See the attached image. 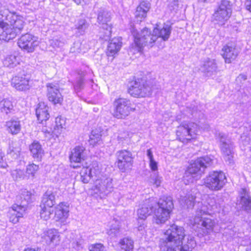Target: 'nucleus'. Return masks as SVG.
Instances as JSON below:
<instances>
[{"mask_svg": "<svg viewBox=\"0 0 251 251\" xmlns=\"http://www.w3.org/2000/svg\"><path fill=\"white\" fill-rule=\"evenodd\" d=\"M24 25L23 17L5 7L0 8V40L8 41L15 38Z\"/></svg>", "mask_w": 251, "mask_h": 251, "instance_id": "1", "label": "nucleus"}, {"mask_svg": "<svg viewBox=\"0 0 251 251\" xmlns=\"http://www.w3.org/2000/svg\"><path fill=\"white\" fill-rule=\"evenodd\" d=\"M185 236V230L176 224L170 226L160 239L159 247L161 251H179L178 246Z\"/></svg>", "mask_w": 251, "mask_h": 251, "instance_id": "2", "label": "nucleus"}, {"mask_svg": "<svg viewBox=\"0 0 251 251\" xmlns=\"http://www.w3.org/2000/svg\"><path fill=\"white\" fill-rule=\"evenodd\" d=\"M213 164V159L210 156L198 158L190 164L185 171L183 176L184 182L188 184L198 179L204 173L205 169Z\"/></svg>", "mask_w": 251, "mask_h": 251, "instance_id": "3", "label": "nucleus"}, {"mask_svg": "<svg viewBox=\"0 0 251 251\" xmlns=\"http://www.w3.org/2000/svg\"><path fill=\"white\" fill-rule=\"evenodd\" d=\"M129 29L134 38V45L138 51H140L145 46L152 47L158 39L157 35L153 33V31L151 32L147 27L143 28L141 33H139L135 25L131 24Z\"/></svg>", "mask_w": 251, "mask_h": 251, "instance_id": "4", "label": "nucleus"}, {"mask_svg": "<svg viewBox=\"0 0 251 251\" xmlns=\"http://www.w3.org/2000/svg\"><path fill=\"white\" fill-rule=\"evenodd\" d=\"M154 218L157 224H163L168 220L174 207L171 197L163 196L154 205Z\"/></svg>", "mask_w": 251, "mask_h": 251, "instance_id": "5", "label": "nucleus"}, {"mask_svg": "<svg viewBox=\"0 0 251 251\" xmlns=\"http://www.w3.org/2000/svg\"><path fill=\"white\" fill-rule=\"evenodd\" d=\"M226 182L225 174L222 171H212L204 179L205 187L211 191L221 190Z\"/></svg>", "mask_w": 251, "mask_h": 251, "instance_id": "6", "label": "nucleus"}, {"mask_svg": "<svg viewBox=\"0 0 251 251\" xmlns=\"http://www.w3.org/2000/svg\"><path fill=\"white\" fill-rule=\"evenodd\" d=\"M199 129V126L196 123L185 122L178 126L176 134L179 140L184 142L195 138Z\"/></svg>", "mask_w": 251, "mask_h": 251, "instance_id": "7", "label": "nucleus"}, {"mask_svg": "<svg viewBox=\"0 0 251 251\" xmlns=\"http://www.w3.org/2000/svg\"><path fill=\"white\" fill-rule=\"evenodd\" d=\"M111 20L110 13L105 8L101 7L97 11V22L100 25V28L103 32L100 38L105 41L109 39L111 35V26L108 23Z\"/></svg>", "mask_w": 251, "mask_h": 251, "instance_id": "8", "label": "nucleus"}, {"mask_svg": "<svg viewBox=\"0 0 251 251\" xmlns=\"http://www.w3.org/2000/svg\"><path fill=\"white\" fill-rule=\"evenodd\" d=\"M130 95L134 97H148L151 94L152 88L142 79L135 80L128 88Z\"/></svg>", "mask_w": 251, "mask_h": 251, "instance_id": "9", "label": "nucleus"}, {"mask_svg": "<svg viewBox=\"0 0 251 251\" xmlns=\"http://www.w3.org/2000/svg\"><path fill=\"white\" fill-rule=\"evenodd\" d=\"M131 105L130 100L126 99L120 98L115 100L114 101V116L118 119L125 118L131 111L135 110Z\"/></svg>", "mask_w": 251, "mask_h": 251, "instance_id": "10", "label": "nucleus"}, {"mask_svg": "<svg viewBox=\"0 0 251 251\" xmlns=\"http://www.w3.org/2000/svg\"><path fill=\"white\" fill-rule=\"evenodd\" d=\"M116 155L117 158V166L122 172H125L131 167L133 157L131 151L126 150H120L117 151Z\"/></svg>", "mask_w": 251, "mask_h": 251, "instance_id": "11", "label": "nucleus"}, {"mask_svg": "<svg viewBox=\"0 0 251 251\" xmlns=\"http://www.w3.org/2000/svg\"><path fill=\"white\" fill-rule=\"evenodd\" d=\"M38 44V38L28 33L23 34L18 41L19 47L28 52H33Z\"/></svg>", "mask_w": 251, "mask_h": 251, "instance_id": "12", "label": "nucleus"}, {"mask_svg": "<svg viewBox=\"0 0 251 251\" xmlns=\"http://www.w3.org/2000/svg\"><path fill=\"white\" fill-rule=\"evenodd\" d=\"M218 137L221 142V149L225 161L229 164L232 163L233 146L232 143L229 139L226 138V134L224 133L219 132L218 134Z\"/></svg>", "mask_w": 251, "mask_h": 251, "instance_id": "13", "label": "nucleus"}, {"mask_svg": "<svg viewBox=\"0 0 251 251\" xmlns=\"http://www.w3.org/2000/svg\"><path fill=\"white\" fill-rule=\"evenodd\" d=\"M19 70L20 71L18 74L13 77L11 85L18 91H26L30 88L29 77L24 70H22L21 69Z\"/></svg>", "mask_w": 251, "mask_h": 251, "instance_id": "14", "label": "nucleus"}, {"mask_svg": "<svg viewBox=\"0 0 251 251\" xmlns=\"http://www.w3.org/2000/svg\"><path fill=\"white\" fill-rule=\"evenodd\" d=\"M96 189L102 196L108 195L114 190L112 178L107 177L98 180L96 183Z\"/></svg>", "mask_w": 251, "mask_h": 251, "instance_id": "15", "label": "nucleus"}, {"mask_svg": "<svg viewBox=\"0 0 251 251\" xmlns=\"http://www.w3.org/2000/svg\"><path fill=\"white\" fill-rule=\"evenodd\" d=\"M48 97L49 100L53 104L61 103L63 97L59 91V86L56 84L47 83Z\"/></svg>", "mask_w": 251, "mask_h": 251, "instance_id": "16", "label": "nucleus"}, {"mask_svg": "<svg viewBox=\"0 0 251 251\" xmlns=\"http://www.w3.org/2000/svg\"><path fill=\"white\" fill-rule=\"evenodd\" d=\"M154 204H155V201L153 198L146 200L144 204L137 211L139 218L145 220L152 212L154 213Z\"/></svg>", "mask_w": 251, "mask_h": 251, "instance_id": "17", "label": "nucleus"}, {"mask_svg": "<svg viewBox=\"0 0 251 251\" xmlns=\"http://www.w3.org/2000/svg\"><path fill=\"white\" fill-rule=\"evenodd\" d=\"M32 193L26 189H21L19 194L16 197V203L20 208L26 210V206L31 201Z\"/></svg>", "mask_w": 251, "mask_h": 251, "instance_id": "18", "label": "nucleus"}, {"mask_svg": "<svg viewBox=\"0 0 251 251\" xmlns=\"http://www.w3.org/2000/svg\"><path fill=\"white\" fill-rule=\"evenodd\" d=\"M60 235L57 230L55 229H49L44 233L42 237V242L47 245L55 246L59 244Z\"/></svg>", "mask_w": 251, "mask_h": 251, "instance_id": "19", "label": "nucleus"}, {"mask_svg": "<svg viewBox=\"0 0 251 251\" xmlns=\"http://www.w3.org/2000/svg\"><path fill=\"white\" fill-rule=\"evenodd\" d=\"M201 215L197 214V216L194 219V222L195 224L198 225L201 227L203 228L206 231H203L204 233H208L209 231L213 229L214 222L210 218L202 217V213H205V211L203 210L200 211Z\"/></svg>", "mask_w": 251, "mask_h": 251, "instance_id": "20", "label": "nucleus"}, {"mask_svg": "<svg viewBox=\"0 0 251 251\" xmlns=\"http://www.w3.org/2000/svg\"><path fill=\"white\" fill-rule=\"evenodd\" d=\"M151 7V4L147 0L141 1L137 7L134 13L135 19L137 22H141L144 21Z\"/></svg>", "mask_w": 251, "mask_h": 251, "instance_id": "21", "label": "nucleus"}, {"mask_svg": "<svg viewBox=\"0 0 251 251\" xmlns=\"http://www.w3.org/2000/svg\"><path fill=\"white\" fill-rule=\"evenodd\" d=\"M222 55L227 63H230L235 59L238 54V50L231 44H227L222 49Z\"/></svg>", "mask_w": 251, "mask_h": 251, "instance_id": "22", "label": "nucleus"}, {"mask_svg": "<svg viewBox=\"0 0 251 251\" xmlns=\"http://www.w3.org/2000/svg\"><path fill=\"white\" fill-rule=\"evenodd\" d=\"M241 209L249 213L251 210V198L249 192L245 188H242L240 191V200L238 201Z\"/></svg>", "mask_w": 251, "mask_h": 251, "instance_id": "23", "label": "nucleus"}, {"mask_svg": "<svg viewBox=\"0 0 251 251\" xmlns=\"http://www.w3.org/2000/svg\"><path fill=\"white\" fill-rule=\"evenodd\" d=\"M49 109V107L44 103L41 102L38 104L36 109V115L40 123L44 124V122L49 120L50 117Z\"/></svg>", "mask_w": 251, "mask_h": 251, "instance_id": "24", "label": "nucleus"}, {"mask_svg": "<svg viewBox=\"0 0 251 251\" xmlns=\"http://www.w3.org/2000/svg\"><path fill=\"white\" fill-rule=\"evenodd\" d=\"M31 155L34 159L41 161L44 155V151L40 143L34 140L29 147Z\"/></svg>", "mask_w": 251, "mask_h": 251, "instance_id": "25", "label": "nucleus"}, {"mask_svg": "<svg viewBox=\"0 0 251 251\" xmlns=\"http://www.w3.org/2000/svg\"><path fill=\"white\" fill-rule=\"evenodd\" d=\"M85 148L82 146H76L73 149L71 154L70 156V159L71 162L81 164L82 161L84 160Z\"/></svg>", "mask_w": 251, "mask_h": 251, "instance_id": "26", "label": "nucleus"}, {"mask_svg": "<svg viewBox=\"0 0 251 251\" xmlns=\"http://www.w3.org/2000/svg\"><path fill=\"white\" fill-rule=\"evenodd\" d=\"M195 199L196 197L192 192H189L185 196H180L179 202L183 208L190 209L194 206Z\"/></svg>", "mask_w": 251, "mask_h": 251, "instance_id": "27", "label": "nucleus"}, {"mask_svg": "<svg viewBox=\"0 0 251 251\" xmlns=\"http://www.w3.org/2000/svg\"><path fill=\"white\" fill-rule=\"evenodd\" d=\"M201 68L202 72L205 73L207 76H211L215 74L217 69L215 61L210 58H207L204 61Z\"/></svg>", "mask_w": 251, "mask_h": 251, "instance_id": "28", "label": "nucleus"}, {"mask_svg": "<svg viewBox=\"0 0 251 251\" xmlns=\"http://www.w3.org/2000/svg\"><path fill=\"white\" fill-rule=\"evenodd\" d=\"M55 204V194L51 191H47L42 197L40 206L51 208Z\"/></svg>", "mask_w": 251, "mask_h": 251, "instance_id": "29", "label": "nucleus"}, {"mask_svg": "<svg viewBox=\"0 0 251 251\" xmlns=\"http://www.w3.org/2000/svg\"><path fill=\"white\" fill-rule=\"evenodd\" d=\"M172 27L167 24H164L161 28L156 27L153 29V33L157 35L158 38L160 37L164 41H167L169 39Z\"/></svg>", "mask_w": 251, "mask_h": 251, "instance_id": "30", "label": "nucleus"}, {"mask_svg": "<svg viewBox=\"0 0 251 251\" xmlns=\"http://www.w3.org/2000/svg\"><path fill=\"white\" fill-rule=\"evenodd\" d=\"M25 210L20 208L18 205H13L12 210L10 212L9 221L10 222L16 224L19 222V219L23 217Z\"/></svg>", "mask_w": 251, "mask_h": 251, "instance_id": "31", "label": "nucleus"}, {"mask_svg": "<svg viewBox=\"0 0 251 251\" xmlns=\"http://www.w3.org/2000/svg\"><path fill=\"white\" fill-rule=\"evenodd\" d=\"M6 126L8 132L12 135L17 134L21 129L20 121L18 119H11L6 122Z\"/></svg>", "mask_w": 251, "mask_h": 251, "instance_id": "32", "label": "nucleus"}, {"mask_svg": "<svg viewBox=\"0 0 251 251\" xmlns=\"http://www.w3.org/2000/svg\"><path fill=\"white\" fill-rule=\"evenodd\" d=\"M122 47V42L119 38H114L110 40L107 46V55L113 56L117 53Z\"/></svg>", "mask_w": 251, "mask_h": 251, "instance_id": "33", "label": "nucleus"}, {"mask_svg": "<svg viewBox=\"0 0 251 251\" xmlns=\"http://www.w3.org/2000/svg\"><path fill=\"white\" fill-rule=\"evenodd\" d=\"M97 175L95 169L89 167H83L80 172V179L84 183H87L94 175Z\"/></svg>", "mask_w": 251, "mask_h": 251, "instance_id": "34", "label": "nucleus"}, {"mask_svg": "<svg viewBox=\"0 0 251 251\" xmlns=\"http://www.w3.org/2000/svg\"><path fill=\"white\" fill-rule=\"evenodd\" d=\"M196 246V242L194 237L191 235H188L187 237V241L182 242L178 246L179 251H191Z\"/></svg>", "mask_w": 251, "mask_h": 251, "instance_id": "35", "label": "nucleus"}, {"mask_svg": "<svg viewBox=\"0 0 251 251\" xmlns=\"http://www.w3.org/2000/svg\"><path fill=\"white\" fill-rule=\"evenodd\" d=\"M231 14H227V12H221L216 10L213 14L214 21L215 24L219 25H223L229 19Z\"/></svg>", "mask_w": 251, "mask_h": 251, "instance_id": "36", "label": "nucleus"}, {"mask_svg": "<svg viewBox=\"0 0 251 251\" xmlns=\"http://www.w3.org/2000/svg\"><path fill=\"white\" fill-rule=\"evenodd\" d=\"M85 73L82 71L78 72V76L76 78L75 81L73 83L74 91L77 93L82 90L85 86L84 76Z\"/></svg>", "mask_w": 251, "mask_h": 251, "instance_id": "37", "label": "nucleus"}, {"mask_svg": "<svg viewBox=\"0 0 251 251\" xmlns=\"http://www.w3.org/2000/svg\"><path fill=\"white\" fill-rule=\"evenodd\" d=\"M69 210L68 206L64 205L63 203H60L56 207L55 211V215L58 220H65L68 216Z\"/></svg>", "mask_w": 251, "mask_h": 251, "instance_id": "38", "label": "nucleus"}, {"mask_svg": "<svg viewBox=\"0 0 251 251\" xmlns=\"http://www.w3.org/2000/svg\"><path fill=\"white\" fill-rule=\"evenodd\" d=\"M19 63L20 57L13 54L7 56L3 61L4 66L10 68L16 67Z\"/></svg>", "mask_w": 251, "mask_h": 251, "instance_id": "39", "label": "nucleus"}, {"mask_svg": "<svg viewBox=\"0 0 251 251\" xmlns=\"http://www.w3.org/2000/svg\"><path fill=\"white\" fill-rule=\"evenodd\" d=\"M121 250L123 251H133L134 247L133 240L129 237H126L120 241Z\"/></svg>", "mask_w": 251, "mask_h": 251, "instance_id": "40", "label": "nucleus"}, {"mask_svg": "<svg viewBox=\"0 0 251 251\" xmlns=\"http://www.w3.org/2000/svg\"><path fill=\"white\" fill-rule=\"evenodd\" d=\"M232 1L231 0H222L217 10L221 12H227L231 14Z\"/></svg>", "mask_w": 251, "mask_h": 251, "instance_id": "41", "label": "nucleus"}, {"mask_svg": "<svg viewBox=\"0 0 251 251\" xmlns=\"http://www.w3.org/2000/svg\"><path fill=\"white\" fill-rule=\"evenodd\" d=\"M0 109L1 112L6 114L12 113L14 111L12 102L7 99L1 100L0 102Z\"/></svg>", "mask_w": 251, "mask_h": 251, "instance_id": "42", "label": "nucleus"}, {"mask_svg": "<svg viewBox=\"0 0 251 251\" xmlns=\"http://www.w3.org/2000/svg\"><path fill=\"white\" fill-rule=\"evenodd\" d=\"M107 233L111 237L119 236L120 233V222L118 220L113 221V223L111 224Z\"/></svg>", "mask_w": 251, "mask_h": 251, "instance_id": "43", "label": "nucleus"}, {"mask_svg": "<svg viewBox=\"0 0 251 251\" xmlns=\"http://www.w3.org/2000/svg\"><path fill=\"white\" fill-rule=\"evenodd\" d=\"M89 26V24L85 19H79L75 25V29L80 35H83L86 32Z\"/></svg>", "mask_w": 251, "mask_h": 251, "instance_id": "44", "label": "nucleus"}, {"mask_svg": "<svg viewBox=\"0 0 251 251\" xmlns=\"http://www.w3.org/2000/svg\"><path fill=\"white\" fill-rule=\"evenodd\" d=\"M11 175L12 178L16 181L23 180L28 177L24 171L21 169H15L12 171Z\"/></svg>", "mask_w": 251, "mask_h": 251, "instance_id": "45", "label": "nucleus"}, {"mask_svg": "<svg viewBox=\"0 0 251 251\" xmlns=\"http://www.w3.org/2000/svg\"><path fill=\"white\" fill-rule=\"evenodd\" d=\"M84 45L82 44L80 41H75L73 46L71 48V51L72 52L84 53L86 51L84 48Z\"/></svg>", "mask_w": 251, "mask_h": 251, "instance_id": "46", "label": "nucleus"}, {"mask_svg": "<svg viewBox=\"0 0 251 251\" xmlns=\"http://www.w3.org/2000/svg\"><path fill=\"white\" fill-rule=\"evenodd\" d=\"M40 207L41 218L45 220H47L50 219V216L53 212V210H51V208H49L47 207H45V206H40Z\"/></svg>", "mask_w": 251, "mask_h": 251, "instance_id": "47", "label": "nucleus"}, {"mask_svg": "<svg viewBox=\"0 0 251 251\" xmlns=\"http://www.w3.org/2000/svg\"><path fill=\"white\" fill-rule=\"evenodd\" d=\"M100 140L101 135L93 130L90 136L89 142L90 144L94 146L97 144H100L99 142L100 141Z\"/></svg>", "mask_w": 251, "mask_h": 251, "instance_id": "48", "label": "nucleus"}, {"mask_svg": "<svg viewBox=\"0 0 251 251\" xmlns=\"http://www.w3.org/2000/svg\"><path fill=\"white\" fill-rule=\"evenodd\" d=\"M39 170V166L35 164H28L26 166V173L32 176H34L35 174Z\"/></svg>", "mask_w": 251, "mask_h": 251, "instance_id": "49", "label": "nucleus"}, {"mask_svg": "<svg viewBox=\"0 0 251 251\" xmlns=\"http://www.w3.org/2000/svg\"><path fill=\"white\" fill-rule=\"evenodd\" d=\"M117 139L119 141V143L121 144L122 146H125V144H127L129 141L128 134L125 132L120 134L118 135Z\"/></svg>", "mask_w": 251, "mask_h": 251, "instance_id": "50", "label": "nucleus"}, {"mask_svg": "<svg viewBox=\"0 0 251 251\" xmlns=\"http://www.w3.org/2000/svg\"><path fill=\"white\" fill-rule=\"evenodd\" d=\"M89 251H106V250L102 244L97 243L90 245Z\"/></svg>", "mask_w": 251, "mask_h": 251, "instance_id": "51", "label": "nucleus"}, {"mask_svg": "<svg viewBox=\"0 0 251 251\" xmlns=\"http://www.w3.org/2000/svg\"><path fill=\"white\" fill-rule=\"evenodd\" d=\"M152 178L153 180L154 184H155L156 187H158L160 185L162 180V177L159 176L156 173H154V175L152 177Z\"/></svg>", "mask_w": 251, "mask_h": 251, "instance_id": "52", "label": "nucleus"}, {"mask_svg": "<svg viewBox=\"0 0 251 251\" xmlns=\"http://www.w3.org/2000/svg\"><path fill=\"white\" fill-rule=\"evenodd\" d=\"M56 126L61 128L63 127V126L65 125V121L61 119V117H57L55 119Z\"/></svg>", "mask_w": 251, "mask_h": 251, "instance_id": "53", "label": "nucleus"}, {"mask_svg": "<svg viewBox=\"0 0 251 251\" xmlns=\"http://www.w3.org/2000/svg\"><path fill=\"white\" fill-rule=\"evenodd\" d=\"M150 167L152 171H156L158 169V164L154 159L150 160Z\"/></svg>", "mask_w": 251, "mask_h": 251, "instance_id": "54", "label": "nucleus"}, {"mask_svg": "<svg viewBox=\"0 0 251 251\" xmlns=\"http://www.w3.org/2000/svg\"><path fill=\"white\" fill-rule=\"evenodd\" d=\"M19 151L14 149L13 146H10L8 150V153L11 154L12 155H16V157H17L19 155Z\"/></svg>", "mask_w": 251, "mask_h": 251, "instance_id": "55", "label": "nucleus"}, {"mask_svg": "<svg viewBox=\"0 0 251 251\" xmlns=\"http://www.w3.org/2000/svg\"><path fill=\"white\" fill-rule=\"evenodd\" d=\"M4 157V156L1 155L0 156V168H6L8 166L7 163L3 159Z\"/></svg>", "mask_w": 251, "mask_h": 251, "instance_id": "56", "label": "nucleus"}, {"mask_svg": "<svg viewBox=\"0 0 251 251\" xmlns=\"http://www.w3.org/2000/svg\"><path fill=\"white\" fill-rule=\"evenodd\" d=\"M51 44L53 45L54 47H59L62 45L63 43L57 39H55L52 40Z\"/></svg>", "mask_w": 251, "mask_h": 251, "instance_id": "57", "label": "nucleus"}, {"mask_svg": "<svg viewBox=\"0 0 251 251\" xmlns=\"http://www.w3.org/2000/svg\"><path fill=\"white\" fill-rule=\"evenodd\" d=\"M147 155L149 159V160L154 159L152 152L151 149H148L147 151Z\"/></svg>", "mask_w": 251, "mask_h": 251, "instance_id": "58", "label": "nucleus"}, {"mask_svg": "<svg viewBox=\"0 0 251 251\" xmlns=\"http://www.w3.org/2000/svg\"><path fill=\"white\" fill-rule=\"evenodd\" d=\"M245 4L246 9L251 12V0H247Z\"/></svg>", "mask_w": 251, "mask_h": 251, "instance_id": "59", "label": "nucleus"}, {"mask_svg": "<svg viewBox=\"0 0 251 251\" xmlns=\"http://www.w3.org/2000/svg\"><path fill=\"white\" fill-rule=\"evenodd\" d=\"M42 131L46 134H49V136H50L51 135L52 130L51 128L48 129L46 128H43Z\"/></svg>", "mask_w": 251, "mask_h": 251, "instance_id": "60", "label": "nucleus"}, {"mask_svg": "<svg viewBox=\"0 0 251 251\" xmlns=\"http://www.w3.org/2000/svg\"><path fill=\"white\" fill-rule=\"evenodd\" d=\"M76 4H81L82 2L84 1V0H73Z\"/></svg>", "mask_w": 251, "mask_h": 251, "instance_id": "61", "label": "nucleus"}, {"mask_svg": "<svg viewBox=\"0 0 251 251\" xmlns=\"http://www.w3.org/2000/svg\"><path fill=\"white\" fill-rule=\"evenodd\" d=\"M144 228V225H140V226H139L138 227V230L139 231H141V230H142Z\"/></svg>", "mask_w": 251, "mask_h": 251, "instance_id": "62", "label": "nucleus"}, {"mask_svg": "<svg viewBox=\"0 0 251 251\" xmlns=\"http://www.w3.org/2000/svg\"><path fill=\"white\" fill-rule=\"evenodd\" d=\"M240 76L241 78H242L244 80H246L247 79V77L246 75H240Z\"/></svg>", "mask_w": 251, "mask_h": 251, "instance_id": "63", "label": "nucleus"}, {"mask_svg": "<svg viewBox=\"0 0 251 251\" xmlns=\"http://www.w3.org/2000/svg\"><path fill=\"white\" fill-rule=\"evenodd\" d=\"M24 251H36L34 249H25Z\"/></svg>", "mask_w": 251, "mask_h": 251, "instance_id": "64", "label": "nucleus"}]
</instances>
